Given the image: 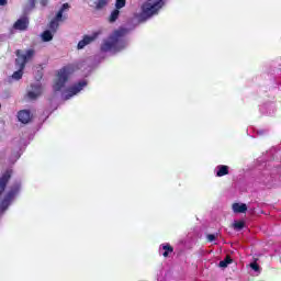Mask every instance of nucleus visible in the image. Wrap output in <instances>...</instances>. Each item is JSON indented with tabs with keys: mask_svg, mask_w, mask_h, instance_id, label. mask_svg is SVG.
Masks as SVG:
<instances>
[{
	"mask_svg": "<svg viewBox=\"0 0 281 281\" xmlns=\"http://www.w3.org/2000/svg\"><path fill=\"white\" fill-rule=\"evenodd\" d=\"M30 25V20L27 18L19 19L14 24V30H20L21 32L27 30V26Z\"/></svg>",
	"mask_w": 281,
	"mask_h": 281,
	"instance_id": "obj_12",
	"label": "nucleus"
},
{
	"mask_svg": "<svg viewBox=\"0 0 281 281\" xmlns=\"http://www.w3.org/2000/svg\"><path fill=\"white\" fill-rule=\"evenodd\" d=\"M233 227L234 229H237V232H240V229L245 228V223L243 221H235Z\"/></svg>",
	"mask_w": 281,
	"mask_h": 281,
	"instance_id": "obj_20",
	"label": "nucleus"
},
{
	"mask_svg": "<svg viewBox=\"0 0 281 281\" xmlns=\"http://www.w3.org/2000/svg\"><path fill=\"white\" fill-rule=\"evenodd\" d=\"M232 262H234V260L229 255H227L224 260L220 261L218 267L225 269L228 265H232Z\"/></svg>",
	"mask_w": 281,
	"mask_h": 281,
	"instance_id": "obj_18",
	"label": "nucleus"
},
{
	"mask_svg": "<svg viewBox=\"0 0 281 281\" xmlns=\"http://www.w3.org/2000/svg\"><path fill=\"white\" fill-rule=\"evenodd\" d=\"M164 8L162 4H159L157 0H147L143 5H142V12L144 16H153L154 14H157L159 10Z\"/></svg>",
	"mask_w": 281,
	"mask_h": 281,
	"instance_id": "obj_6",
	"label": "nucleus"
},
{
	"mask_svg": "<svg viewBox=\"0 0 281 281\" xmlns=\"http://www.w3.org/2000/svg\"><path fill=\"white\" fill-rule=\"evenodd\" d=\"M124 36H126V29H119L114 31L111 36V42H105L101 45V52H111V49H115V47H117V43H120Z\"/></svg>",
	"mask_w": 281,
	"mask_h": 281,
	"instance_id": "obj_3",
	"label": "nucleus"
},
{
	"mask_svg": "<svg viewBox=\"0 0 281 281\" xmlns=\"http://www.w3.org/2000/svg\"><path fill=\"white\" fill-rule=\"evenodd\" d=\"M227 175H229V166H227V165H218L217 166L216 177H225Z\"/></svg>",
	"mask_w": 281,
	"mask_h": 281,
	"instance_id": "obj_15",
	"label": "nucleus"
},
{
	"mask_svg": "<svg viewBox=\"0 0 281 281\" xmlns=\"http://www.w3.org/2000/svg\"><path fill=\"white\" fill-rule=\"evenodd\" d=\"M15 66L18 67V70L13 72L12 79L13 80H21L23 78V71L25 70V65L36 56V50L34 48H30L23 54V50L18 49L15 52Z\"/></svg>",
	"mask_w": 281,
	"mask_h": 281,
	"instance_id": "obj_1",
	"label": "nucleus"
},
{
	"mask_svg": "<svg viewBox=\"0 0 281 281\" xmlns=\"http://www.w3.org/2000/svg\"><path fill=\"white\" fill-rule=\"evenodd\" d=\"M95 38H98V33H93V35H85L77 45L78 49H85V47H87V45H90V43H93Z\"/></svg>",
	"mask_w": 281,
	"mask_h": 281,
	"instance_id": "obj_8",
	"label": "nucleus"
},
{
	"mask_svg": "<svg viewBox=\"0 0 281 281\" xmlns=\"http://www.w3.org/2000/svg\"><path fill=\"white\" fill-rule=\"evenodd\" d=\"M47 3H49L48 0H41V5L45 7V5H47Z\"/></svg>",
	"mask_w": 281,
	"mask_h": 281,
	"instance_id": "obj_24",
	"label": "nucleus"
},
{
	"mask_svg": "<svg viewBox=\"0 0 281 281\" xmlns=\"http://www.w3.org/2000/svg\"><path fill=\"white\" fill-rule=\"evenodd\" d=\"M13 171L12 169H7L0 177V196L5 192V188H8V183L12 179Z\"/></svg>",
	"mask_w": 281,
	"mask_h": 281,
	"instance_id": "obj_7",
	"label": "nucleus"
},
{
	"mask_svg": "<svg viewBox=\"0 0 281 281\" xmlns=\"http://www.w3.org/2000/svg\"><path fill=\"white\" fill-rule=\"evenodd\" d=\"M76 71V66L68 65L64 66L57 74V80L54 85V91H60L69 80V75Z\"/></svg>",
	"mask_w": 281,
	"mask_h": 281,
	"instance_id": "obj_2",
	"label": "nucleus"
},
{
	"mask_svg": "<svg viewBox=\"0 0 281 281\" xmlns=\"http://www.w3.org/2000/svg\"><path fill=\"white\" fill-rule=\"evenodd\" d=\"M117 19H120V9H114L109 16V22L115 23Z\"/></svg>",
	"mask_w": 281,
	"mask_h": 281,
	"instance_id": "obj_16",
	"label": "nucleus"
},
{
	"mask_svg": "<svg viewBox=\"0 0 281 281\" xmlns=\"http://www.w3.org/2000/svg\"><path fill=\"white\" fill-rule=\"evenodd\" d=\"M18 119L22 124H30L32 122V113L29 110H21L18 113Z\"/></svg>",
	"mask_w": 281,
	"mask_h": 281,
	"instance_id": "obj_9",
	"label": "nucleus"
},
{
	"mask_svg": "<svg viewBox=\"0 0 281 281\" xmlns=\"http://www.w3.org/2000/svg\"><path fill=\"white\" fill-rule=\"evenodd\" d=\"M105 5H109V0H90V8L100 12L104 10Z\"/></svg>",
	"mask_w": 281,
	"mask_h": 281,
	"instance_id": "obj_10",
	"label": "nucleus"
},
{
	"mask_svg": "<svg viewBox=\"0 0 281 281\" xmlns=\"http://www.w3.org/2000/svg\"><path fill=\"white\" fill-rule=\"evenodd\" d=\"M126 7V0H116L115 1V9L122 10V8Z\"/></svg>",
	"mask_w": 281,
	"mask_h": 281,
	"instance_id": "obj_21",
	"label": "nucleus"
},
{
	"mask_svg": "<svg viewBox=\"0 0 281 281\" xmlns=\"http://www.w3.org/2000/svg\"><path fill=\"white\" fill-rule=\"evenodd\" d=\"M218 236V233H216V234H209L207 236H206V240H207V243H214V240H216V237Z\"/></svg>",
	"mask_w": 281,
	"mask_h": 281,
	"instance_id": "obj_22",
	"label": "nucleus"
},
{
	"mask_svg": "<svg viewBox=\"0 0 281 281\" xmlns=\"http://www.w3.org/2000/svg\"><path fill=\"white\" fill-rule=\"evenodd\" d=\"M32 89H34V91H29L27 95L30 100H36V98H38L41 93H43V88H41V85H36L32 86Z\"/></svg>",
	"mask_w": 281,
	"mask_h": 281,
	"instance_id": "obj_13",
	"label": "nucleus"
},
{
	"mask_svg": "<svg viewBox=\"0 0 281 281\" xmlns=\"http://www.w3.org/2000/svg\"><path fill=\"white\" fill-rule=\"evenodd\" d=\"M69 8H71V5L67 2L60 7L55 18L49 22V30H52V32H57L58 27H60L59 23L67 21V14H65V12L69 11Z\"/></svg>",
	"mask_w": 281,
	"mask_h": 281,
	"instance_id": "obj_4",
	"label": "nucleus"
},
{
	"mask_svg": "<svg viewBox=\"0 0 281 281\" xmlns=\"http://www.w3.org/2000/svg\"><path fill=\"white\" fill-rule=\"evenodd\" d=\"M19 192H21V184H13L0 202L1 213L5 212V210L10 207L12 201H14V198L16 196V194H19Z\"/></svg>",
	"mask_w": 281,
	"mask_h": 281,
	"instance_id": "obj_5",
	"label": "nucleus"
},
{
	"mask_svg": "<svg viewBox=\"0 0 281 281\" xmlns=\"http://www.w3.org/2000/svg\"><path fill=\"white\" fill-rule=\"evenodd\" d=\"M30 3L34 8L36 5V0H30Z\"/></svg>",
	"mask_w": 281,
	"mask_h": 281,
	"instance_id": "obj_26",
	"label": "nucleus"
},
{
	"mask_svg": "<svg viewBox=\"0 0 281 281\" xmlns=\"http://www.w3.org/2000/svg\"><path fill=\"white\" fill-rule=\"evenodd\" d=\"M0 5H8V0H0Z\"/></svg>",
	"mask_w": 281,
	"mask_h": 281,
	"instance_id": "obj_25",
	"label": "nucleus"
},
{
	"mask_svg": "<svg viewBox=\"0 0 281 281\" xmlns=\"http://www.w3.org/2000/svg\"><path fill=\"white\" fill-rule=\"evenodd\" d=\"M54 40V35L52 34V31H44L42 33V41L44 43H49V41Z\"/></svg>",
	"mask_w": 281,
	"mask_h": 281,
	"instance_id": "obj_17",
	"label": "nucleus"
},
{
	"mask_svg": "<svg viewBox=\"0 0 281 281\" xmlns=\"http://www.w3.org/2000/svg\"><path fill=\"white\" fill-rule=\"evenodd\" d=\"M250 268L254 271H260V266L258 263H256V262L250 263Z\"/></svg>",
	"mask_w": 281,
	"mask_h": 281,
	"instance_id": "obj_23",
	"label": "nucleus"
},
{
	"mask_svg": "<svg viewBox=\"0 0 281 281\" xmlns=\"http://www.w3.org/2000/svg\"><path fill=\"white\" fill-rule=\"evenodd\" d=\"M233 211L235 212V214H245V212H247V204L234 203Z\"/></svg>",
	"mask_w": 281,
	"mask_h": 281,
	"instance_id": "obj_14",
	"label": "nucleus"
},
{
	"mask_svg": "<svg viewBox=\"0 0 281 281\" xmlns=\"http://www.w3.org/2000/svg\"><path fill=\"white\" fill-rule=\"evenodd\" d=\"M164 249V258H168L169 254H172V251H175V248H172V246H170V244L164 245L162 246Z\"/></svg>",
	"mask_w": 281,
	"mask_h": 281,
	"instance_id": "obj_19",
	"label": "nucleus"
},
{
	"mask_svg": "<svg viewBox=\"0 0 281 281\" xmlns=\"http://www.w3.org/2000/svg\"><path fill=\"white\" fill-rule=\"evenodd\" d=\"M85 87H87V80H81L78 83L70 87L68 91L71 95H76L77 93H80L82 89H85Z\"/></svg>",
	"mask_w": 281,
	"mask_h": 281,
	"instance_id": "obj_11",
	"label": "nucleus"
}]
</instances>
